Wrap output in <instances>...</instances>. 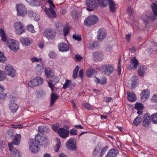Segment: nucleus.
Returning <instances> with one entry per match:
<instances>
[{
  "label": "nucleus",
  "instance_id": "de8ad7c7",
  "mask_svg": "<svg viewBox=\"0 0 157 157\" xmlns=\"http://www.w3.org/2000/svg\"><path fill=\"white\" fill-rule=\"evenodd\" d=\"M134 108L136 109H143L144 108L143 105L140 103H136Z\"/></svg>",
  "mask_w": 157,
  "mask_h": 157
},
{
  "label": "nucleus",
  "instance_id": "864d4df0",
  "mask_svg": "<svg viewBox=\"0 0 157 157\" xmlns=\"http://www.w3.org/2000/svg\"><path fill=\"white\" fill-rule=\"evenodd\" d=\"M26 28L27 30L31 33H34L35 32V31L34 30V27L32 25L30 24L28 25Z\"/></svg>",
  "mask_w": 157,
  "mask_h": 157
},
{
  "label": "nucleus",
  "instance_id": "c03bdc74",
  "mask_svg": "<svg viewBox=\"0 0 157 157\" xmlns=\"http://www.w3.org/2000/svg\"><path fill=\"white\" fill-rule=\"evenodd\" d=\"M79 67L78 66H77L75 69L74 70L73 72V78H76L77 77L78 72L79 69Z\"/></svg>",
  "mask_w": 157,
  "mask_h": 157
},
{
  "label": "nucleus",
  "instance_id": "5fc2aeb1",
  "mask_svg": "<svg viewBox=\"0 0 157 157\" xmlns=\"http://www.w3.org/2000/svg\"><path fill=\"white\" fill-rule=\"evenodd\" d=\"M78 130L75 128H73L70 131V133L72 135H76L78 134Z\"/></svg>",
  "mask_w": 157,
  "mask_h": 157
},
{
  "label": "nucleus",
  "instance_id": "393cba45",
  "mask_svg": "<svg viewBox=\"0 0 157 157\" xmlns=\"http://www.w3.org/2000/svg\"><path fill=\"white\" fill-rule=\"evenodd\" d=\"M109 11L114 13L116 11V4L112 0H108Z\"/></svg>",
  "mask_w": 157,
  "mask_h": 157
},
{
  "label": "nucleus",
  "instance_id": "f257e3e1",
  "mask_svg": "<svg viewBox=\"0 0 157 157\" xmlns=\"http://www.w3.org/2000/svg\"><path fill=\"white\" fill-rule=\"evenodd\" d=\"M29 148L30 151L32 153H36L39 151L40 148L39 146L40 145L39 143L36 140V136L34 141L33 139H30L29 142Z\"/></svg>",
  "mask_w": 157,
  "mask_h": 157
},
{
  "label": "nucleus",
  "instance_id": "0e129e2a",
  "mask_svg": "<svg viewBox=\"0 0 157 157\" xmlns=\"http://www.w3.org/2000/svg\"><path fill=\"white\" fill-rule=\"evenodd\" d=\"M13 144H14L13 143H9L8 144V146L9 148V149L11 152L14 151V149H16L14 148L13 146Z\"/></svg>",
  "mask_w": 157,
  "mask_h": 157
},
{
  "label": "nucleus",
  "instance_id": "20e7f679",
  "mask_svg": "<svg viewBox=\"0 0 157 157\" xmlns=\"http://www.w3.org/2000/svg\"><path fill=\"white\" fill-rule=\"evenodd\" d=\"M99 20L98 18L95 15H91L89 16L84 21L85 25L90 26L97 23Z\"/></svg>",
  "mask_w": 157,
  "mask_h": 157
},
{
  "label": "nucleus",
  "instance_id": "4be33fe9",
  "mask_svg": "<svg viewBox=\"0 0 157 157\" xmlns=\"http://www.w3.org/2000/svg\"><path fill=\"white\" fill-rule=\"evenodd\" d=\"M46 13L50 18L56 17V13L54 9L50 7L49 10L45 11Z\"/></svg>",
  "mask_w": 157,
  "mask_h": 157
},
{
  "label": "nucleus",
  "instance_id": "bb28decb",
  "mask_svg": "<svg viewBox=\"0 0 157 157\" xmlns=\"http://www.w3.org/2000/svg\"><path fill=\"white\" fill-rule=\"evenodd\" d=\"M97 72V71L95 69H89L87 70L85 75L88 78H90L93 75H95Z\"/></svg>",
  "mask_w": 157,
  "mask_h": 157
},
{
  "label": "nucleus",
  "instance_id": "37998d69",
  "mask_svg": "<svg viewBox=\"0 0 157 157\" xmlns=\"http://www.w3.org/2000/svg\"><path fill=\"white\" fill-rule=\"evenodd\" d=\"M151 121L153 124H157V113H155L151 115Z\"/></svg>",
  "mask_w": 157,
  "mask_h": 157
},
{
  "label": "nucleus",
  "instance_id": "a18cd8bd",
  "mask_svg": "<svg viewBox=\"0 0 157 157\" xmlns=\"http://www.w3.org/2000/svg\"><path fill=\"white\" fill-rule=\"evenodd\" d=\"M12 157H20V153L18 151L14 149V151L10 152Z\"/></svg>",
  "mask_w": 157,
  "mask_h": 157
},
{
  "label": "nucleus",
  "instance_id": "3c124183",
  "mask_svg": "<svg viewBox=\"0 0 157 157\" xmlns=\"http://www.w3.org/2000/svg\"><path fill=\"white\" fill-rule=\"evenodd\" d=\"M40 3L39 0H31V3L33 6H40Z\"/></svg>",
  "mask_w": 157,
  "mask_h": 157
},
{
  "label": "nucleus",
  "instance_id": "2f4dec72",
  "mask_svg": "<svg viewBox=\"0 0 157 157\" xmlns=\"http://www.w3.org/2000/svg\"><path fill=\"white\" fill-rule=\"evenodd\" d=\"M59 97V96L55 92L51 94V102L50 105L51 106L53 105L55 101Z\"/></svg>",
  "mask_w": 157,
  "mask_h": 157
},
{
  "label": "nucleus",
  "instance_id": "473e14b6",
  "mask_svg": "<svg viewBox=\"0 0 157 157\" xmlns=\"http://www.w3.org/2000/svg\"><path fill=\"white\" fill-rule=\"evenodd\" d=\"M44 72L47 78H52L53 76V71L49 67H46L45 68Z\"/></svg>",
  "mask_w": 157,
  "mask_h": 157
},
{
  "label": "nucleus",
  "instance_id": "7c9ffc66",
  "mask_svg": "<svg viewBox=\"0 0 157 157\" xmlns=\"http://www.w3.org/2000/svg\"><path fill=\"white\" fill-rule=\"evenodd\" d=\"M27 14V10L25 5L20 4V16L25 17Z\"/></svg>",
  "mask_w": 157,
  "mask_h": 157
},
{
  "label": "nucleus",
  "instance_id": "72a5a7b5",
  "mask_svg": "<svg viewBox=\"0 0 157 157\" xmlns=\"http://www.w3.org/2000/svg\"><path fill=\"white\" fill-rule=\"evenodd\" d=\"M142 121L141 117L138 115L134 120L133 121V124L134 125L137 126L140 124Z\"/></svg>",
  "mask_w": 157,
  "mask_h": 157
},
{
  "label": "nucleus",
  "instance_id": "412c9836",
  "mask_svg": "<svg viewBox=\"0 0 157 157\" xmlns=\"http://www.w3.org/2000/svg\"><path fill=\"white\" fill-rule=\"evenodd\" d=\"M127 99L128 101L131 102H134L136 101V94L133 92H128Z\"/></svg>",
  "mask_w": 157,
  "mask_h": 157
},
{
  "label": "nucleus",
  "instance_id": "f8f14e48",
  "mask_svg": "<svg viewBox=\"0 0 157 157\" xmlns=\"http://www.w3.org/2000/svg\"><path fill=\"white\" fill-rule=\"evenodd\" d=\"M70 134V131L66 129L63 127L59 128L58 134L62 139H65L68 137Z\"/></svg>",
  "mask_w": 157,
  "mask_h": 157
},
{
  "label": "nucleus",
  "instance_id": "7ed1b4c3",
  "mask_svg": "<svg viewBox=\"0 0 157 157\" xmlns=\"http://www.w3.org/2000/svg\"><path fill=\"white\" fill-rule=\"evenodd\" d=\"M7 44L10 50L14 52H17L19 49V42L14 40H8Z\"/></svg>",
  "mask_w": 157,
  "mask_h": 157
},
{
  "label": "nucleus",
  "instance_id": "39448f33",
  "mask_svg": "<svg viewBox=\"0 0 157 157\" xmlns=\"http://www.w3.org/2000/svg\"><path fill=\"white\" fill-rule=\"evenodd\" d=\"M36 140H37L40 145L41 143L42 147H46L49 144L48 140L47 138L43 136H40L39 133H37L36 135Z\"/></svg>",
  "mask_w": 157,
  "mask_h": 157
},
{
  "label": "nucleus",
  "instance_id": "aec40b11",
  "mask_svg": "<svg viewBox=\"0 0 157 157\" xmlns=\"http://www.w3.org/2000/svg\"><path fill=\"white\" fill-rule=\"evenodd\" d=\"M142 19L143 21L147 24L153 22L155 20V18L153 17H148L146 15H144Z\"/></svg>",
  "mask_w": 157,
  "mask_h": 157
},
{
  "label": "nucleus",
  "instance_id": "cd10ccee",
  "mask_svg": "<svg viewBox=\"0 0 157 157\" xmlns=\"http://www.w3.org/2000/svg\"><path fill=\"white\" fill-rule=\"evenodd\" d=\"M20 42L24 46H29L31 44V42L29 37L21 38L20 37Z\"/></svg>",
  "mask_w": 157,
  "mask_h": 157
},
{
  "label": "nucleus",
  "instance_id": "1a4fd4ad",
  "mask_svg": "<svg viewBox=\"0 0 157 157\" xmlns=\"http://www.w3.org/2000/svg\"><path fill=\"white\" fill-rule=\"evenodd\" d=\"M43 79H31L28 82V85L31 87H33L41 85Z\"/></svg>",
  "mask_w": 157,
  "mask_h": 157
},
{
  "label": "nucleus",
  "instance_id": "a878e982",
  "mask_svg": "<svg viewBox=\"0 0 157 157\" xmlns=\"http://www.w3.org/2000/svg\"><path fill=\"white\" fill-rule=\"evenodd\" d=\"M44 69L43 64L40 63L37 65V67L35 68V72L37 75H40L43 72Z\"/></svg>",
  "mask_w": 157,
  "mask_h": 157
},
{
  "label": "nucleus",
  "instance_id": "b1692460",
  "mask_svg": "<svg viewBox=\"0 0 157 157\" xmlns=\"http://www.w3.org/2000/svg\"><path fill=\"white\" fill-rule=\"evenodd\" d=\"M59 81V79H51L48 82V86L50 88L52 91H54V86L58 83Z\"/></svg>",
  "mask_w": 157,
  "mask_h": 157
},
{
  "label": "nucleus",
  "instance_id": "338daca9",
  "mask_svg": "<svg viewBox=\"0 0 157 157\" xmlns=\"http://www.w3.org/2000/svg\"><path fill=\"white\" fill-rule=\"evenodd\" d=\"M25 27L23 26V24L20 22V34L25 32Z\"/></svg>",
  "mask_w": 157,
  "mask_h": 157
},
{
  "label": "nucleus",
  "instance_id": "58836bf2",
  "mask_svg": "<svg viewBox=\"0 0 157 157\" xmlns=\"http://www.w3.org/2000/svg\"><path fill=\"white\" fill-rule=\"evenodd\" d=\"M139 79H132L131 80V89H133L135 88L138 84Z\"/></svg>",
  "mask_w": 157,
  "mask_h": 157
},
{
  "label": "nucleus",
  "instance_id": "e2e57ef3",
  "mask_svg": "<svg viewBox=\"0 0 157 157\" xmlns=\"http://www.w3.org/2000/svg\"><path fill=\"white\" fill-rule=\"evenodd\" d=\"M51 127L54 131L59 133V128L58 126L52 124L51 125Z\"/></svg>",
  "mask_w": 157,
  "mask_h": 157
},
{
  "label": "nucleus",
  "instance_id": "680f3d73",
  "mask_svg": "<svg viewBox=\"0 0 157 157\" xmlns=\"http://www.w3.org/2000/svg\"><path fill=\"white\" fill-rule=\"evenodd\" d=\"M75 60L76 61H80L82 59V57L80 55L76 54L75 56Z\"/></svg>",
  "mask_w": 157,
  "mask_h": 157
},
{
  "label": "nucleus",
  "instance_id": "c756f323",
  "mask_svg": "<svg viewBox=\"0 0 157 157\" xmlns=\"http://www.w3.org/2000/svg\"><path fill=\"white\" fill-rule=\"evenodd\" d=\"M71 16L74 19L78 18L80 16L81 14L76 9H74L71 12Z\"/></svg>",
  "mask_w": 157,
  "mask_h": 157
},
{
  "label": "nucleus",
  "instance_id": "ddd939ff",
  "mask_svg": "<svg viewBox=\"0 0 157 157\" xmlns=\"http://www.w3.org/2000/svg\"><path fill=\"white\" fill-rule=\"evenodd\" d=\"M6 71L8 75L11 77L14 78L15 76L14 70L10 65H6L5 68Z\"/></svg>",
  "mask_w": 157,
  "mask_h": 157
},
{
  "label": "nucleus",
  "instance_id": "a211bd4d",
  "mask_svg": "<svg viewBox=\"0 0 157 157\" xmlns=\"http://www.w3.org/2000/svg\"><path fill=\"white\" fill-rule=\"evenodd\" d=\"M94 60L101 61L104 57L103 54L100 51H95L93 54Z\"/></svg>",
  "mask_w": 157,
  "mask_h": 157
},
{
  "label": "nucleus",
  "instance_id": "4468645a",
  "mask_svg": "<svg viewBox=\"0 0 157 157\" xmlns=\"http://www.w3.org/2000/svg\"><path fill=\"white\" fill-rule=\"evenodd\" d=\"M6 71L8 75L11 77L14 78L15 76L14 70L10 65H6L5 68Z\"/></svg>",
  "mask_w": 157,
  "mask_h": 157
},
{
  "label": "nucleus",
  "instance_id": "a19ab883",
  "mask_svg": "<svg viewBox=\"0 0 157 157\" xmlns=\"http://www.w3.org/2000/svg\"><path fill=\"white\" fill-rule=\"evenodd\" d=\"M107 79H96L94 80V82L97 84H100L102 85L106 83Z\"/></svg>",
  "mask_w": 157,
  "mask_h": 157
},
{
  "label": "nucleus",
  "instance_id": "49530a36",
  "mask_svg": "<svg viewBox=\"0 0 157 157\" xmlns=\"http://www.w3.org/2000/svg\"><path fill=\"white\" fill-rule=\"evenodd\" d=\"M61 145V142L60 141L57 142V143L54 146V150L56 152H58L60 148Z\"/></svg>",
  "mask_w": 157,
  "mask_h": 157
},
{
  "label": "nucleus",
  "instance_id": "6ab92c4d",
  "mask_svg": "<svg viewBox=\"0 0 157 157\" xmlns=\"http://www.w3.org/2000/svg\"><path fill=\"white\" fill-rule=\"evenodd\" d=\"M75 86V84L70 80L67 79L63 87V88L66 89L69 87L70 90H72Z\"/></svg>",
  "mask_w": 157,
  "mask_h": 157
},
{
  "label": "nucleus",
  "instance_id": "5701e85b",
  "mask_svg": "<svg viewBox=\"0 0 157 157\" xmlns=\"http://www.w3.org/2000/svg\"><path fill=\"white\" fill-rule=\"evenodd\" d=\"M58 48L59 51L66 52L69 50V47L66 44L63 43H59L58 45Z\"/></svg>",
  "mask_w": 157,
  "mask_h": 157
},
{
  "label": "nucleus",
  "instance_id": "4c0bfd02",
  "mask_svg": "<svg viewBox=\"0 0 157 157\" xmlns=\"http://www.w3.org/2000/svg\"><path fill=\"white\" fill-rule=\"evenodd\" d=\"M0 35L1 36V40L2 41L6 42L7 40V37L4 29L2 28L0 29Z\"/></svg>",
  "mask_w": 157,
  "mask_h": 157
},
{
  "label": "nucleus",
  "instance_id": "9b49d317",
  "mask_svg": "<svg viewBox=\"0 0 157 157\" xmlns=\"http://www.w3.org/2000/svg\"><path fill=\"white\" fill-rule=\"evenodd\" d=\"M97 38L99 41H102L106 36V31L103 28L100 29L97 32Z\"/></svg>",
  "mask_w": 157,
  "mask_h": 157
},
{
  "label": "nucleus",
  "instance_id": "052dcab7",
  "mask_svg": "<svg viewBox=\"0 0 157 157\" xmlns=\"http://www.w3.org/2000/svg\"><path fill=\"white\" fill-rule=\"evenodd\" d=\"M48 56L51 58L54 59L56 57V53L54 51H51L49 52Z\"/></svg>",
  "mask_w": 157,
  "mask_h": 157
},
{
  "label": "nucleus",
  "instance_id": "bf43d9fd",
  "mask_svg": "<svg viewBox=\"0 0 157 157\" xmlns=\"http://www.w3.org/2000/svg\"><path fill=\"white\" fill-rule=\"evenodd\" d=\"M82 105L87 110L91 109V105L88 103H84L82 104Z\"/></svg>",
  "mask_w": 157,
  "mask_h": 157
},
{
  "label": "nucleus",
  "instance_id": "8fccbe9b",
  "mask_svg": "<svg viewBox=\"0 0 157 157\" xmlns=\"http://www.w3.org/2000/svg\"><path fill=\"white\" fill-rule=\"evenodd\" d=\"M151 8L155 15L157 16V5L155 3H153L151 6Z\"/></svg>",
  "mask_w": 157,
  "mask_h": 157
},
{
  "label": "nucleus",
  "instance_id": "774afa93",
  "mask_svg": "<svg viewBox=\"0 0 157 157\" xmlns=\"http://www.w3.org/2000/svg\"><path fill=\"white\" fill-rule=\"evenodd\" d=\"M7 95L6 94L3 93H0V99L1 100H4L6 98Z\"/></svg>",
  "mask_w": 157,
  "mask_h": 157
},
{
  "label": "nucleus",
  "instance_id": "dca6fc26",
  "mask_svg": "<svg viewBox=\"0 0 157 157\" xmlns=\"http://www.w3.org/2000/svg\"><path fill=\"white\" fill-rule=\"evenodd\" d=\"M150 93V91L148 89L143 90L140 94L141 97V101L142 102L146 101L149 96Z\"/></svg>",
  "mask_w": 157,
  "mask_h": 157
},
{
  "label": "nucleus",
  "instance_id": "603ef678",
  "mask_svg": "<svg viewBox=\"0 0 157 157\" xmlns=\"http://www.w3.org/2000/svg\"><path fill=\"white\" fill-rule=\"evenodd\" d=\"M99 146H96L93 151L92 155L94 156H95L97 155L99 152V149H98Z\"/></svg>",
  "mask_w": 157,
  "mask_h": 157
},
{
  "label": "nucleus",
  "instance_id": "f3484780",
  "mask_svg": "<svg viewBox=\"0 0 157 157\" xmlns=\"http://www.w3.org/2000/svg\"><path fill=\"white\" fill-rule=\"evenodd\" d=\"M118 154V150L112 148L108 151L105 157H116Z\"/></svg>",
  "mask_w": 157,
  "mask_h": 157
},
{
  "label": "nucleus",
  "instance_id": "4d7b16f0",
  "mask_svg": "<svg viewBox=\"0 0 157 157\" xmlns=\"http://www.w3.org/2000/svg\"><path fill=\"white\" fill-rule=\"evenodd\" d=\"M13 132L12 129H9L7 130L6 132V135L7 136L10 138L13 136Z\"/></svg>",
  "mask_w": 157,
  "mask_h": 157
},
{
  "label": "nucleus",
  "instance_id": "ea45409f",
  "mask_svg": "<svg viewBox=\"0 0 157 157\" xmlns=\"http://www.w3.org/2000/svg\"><path fill=\"white\" fill-rule=\"evenodd\" d=\"M13 26L15 29L16 33L18 35H20V21L15 23Z\"/></svg>",
  "mask_w": 157,
  "mask_h": 157
},
{
  "label": "nucleus",
  "instance_id": "f704fd0d",
  "mask_svg": "<svg viewBox=\"0 0 157 157\" xmlns=\"http://www.w3.org/2000/svg\"><path fill=\"white\" fill-rule=\"evenodd\" d=\"M108 2L107 0H99L98 1V4L101 7H105L107 6Z\"/></svg>",
  "mask_w": 157,
  "mask_h": 157
},
{
  "label": "nucleus",
  "instance_id": "0eeeda50",
  "mask_svg": "<svg viewBox=\"0 0 157 157\" xmlns=\"http://www.w3.org/2000/svg\"><path fill=\"white\" fill-rule=\"evenodd\" d=\"M99 0H86V6L89 8L87 10L90 11H91L94 9H97L98 7V1Z\"/></svg>",
  "mask_w": 157,
  "mask_h": 157
},
{
  "label": "nucleus",
  "instance_id": "423d86ee",
  "mask_svg": "<svg viewBox=\"0 0 157 157\" xmlns=\"http://www.w3.org/2000/svg\"><path fill=\"white\" fill-rule=\"evenodd\" d=\"M76 143L75 139L73 138H70L66 143V146L68 150L75 151L77 149Z\"/></svg>",
  "mask_w": 157,
  "mask_h": 157
},
{
  "label": "nucleus",
  "instance_id": "6e6d98bb",
  "mask_svg": "<svg viewBox=\"0 0 157 157\" xmlns=\"http://www.w3.org/2000/svg\"><path fill=\"white\" fill-rule=\"evenodd\" d=\"M72 37L75 40H78V41H81L82 40L81 35L78 34L77 35V36H76V34L73 35Z\"/></svg>",
  "mask_w": 157,
  "mask_h": 157
},
{
  "label": "nucleus",
  "instance_id": "f03ea898",
  "mask_svg": "<svg viewBox=\"0 0 157 157\" xmlns=\"http://www.w3.org/2000/svg\"><path fill=\"white\" fill-rule=\"evenodd\" d=\"M43 34L49 40H52L55 37L56 32L54 29L47 28L44 30Z\"/></svg>",
  "mask_w": 157,
  "mask_h": 157
},
{
  "label": "nucleus",
  "instance_id": "9d476101",
  "mask_svg": "<svg viewBox=\"0 0 157 157\" xmlns=\"http://www.w3.org/2000/svg\"><path fill=\"white\" fill-rule=\"evenodd\" d=\"M101 68L103 71L106 75H110L114 71V68L111 65H103Z\"/></svg>",
  "mask_w": 157,
  "mask_h": 157
},
{
  "label": "nucleus",
  "instance_id": "69168bd1",
  "mask_svg": "<svg viewBox=\"0 0 157 157\" xmlns=\"http://www.w3.org/2000/svg\"><path fill=\"white\" fill-rule=\"evenodd\" d=\"M38 131L39 132L43 134L44 132V126H39Z\"/></svg>",
  "mask_w": 157,
  "mask_h": 157
},
{
  "label": "nucleus",
  "instance_id": "09e8293b",
  "mask_svg": "<svg viewBox=\"0 0 157 157\" xmlns=\"http://www.w3.org/2000/svg\"><path fill=\"white\" fill-rule=\"evenodd\" d=\"M6 59V57L4 56L3 53L0 51V62H4Z\"/></svg>",
  "mask_w": 157,
  "mask_h": 157
},
{
  "label": "nucleus",
  "instance_id": "6e6552de",
  "mask_svg": "<svg viewBox=\"0 0 157 157\" xmlns=\"http://www.w3.org/2000/svg\"><path fill=\"white\" fill-rule=\"evenodd\" d=\"M142 125L144 127H147L151 124V117L148 113H144L143 116Z\"/></svg>",
  "mask_w": 157,
  "mask_h": 157
},
{
  "label": "nucleus",
  "instance_id": "c85d7f7f",
  "mask_svg": "<svg viewBox=\"0 0 157 157\" xmlns=\"http://www.w3.org/2000/svg\"><path fill=\"white\" fill-rule=\"evenodd\" d=\"M9 107L10 111L13 113H15L19 108V106L15 103H10Z\"/></svg>",
  "mask_w": 157,
  "mask_h": 157
},
{
  "label": "nucleus",
  "instance_id": "2eb2a0df",
  "mask_svg": "<svg viewBox=\"0 0 157 157\" xmlns=\"http://www.w3.org/2000/svg\"><path fill=\"white\" fill-rule=\"evenodd\" d=\"M139 65V62L135 57H133L130 59V64L129 66L132 70H136Z\"/></svg>",
  "mask_w": 157,
  "mask_h": 157
},
{
  "label": "nucleus",
  "instance_id": "e433bc0d",
  "mask_svg": "<svg viewBox=\"0 0 157 157\" xmlns=\"http://www.w3.org/2000/svg\"><path fill=\"white\" fill-rule=\"evenodd\" d=\"M146 68L145 66H140L138 69V74L140 76H144V72L145 71Z\"/></svg>",
  "mask_w": 157,
  "mask_h": 157
},
{
  "label": "nucleus",
  "instance_id": "13d9d810",
  "mask_svg": "<svg viewBox=\"0 0 157 157\" xmlns=\"http://www.w3.org/2000/svg\"><path fill=\"white\" fill-rule=\"evenodd\" d=\"M70 29V28L68 26H67L66 27H64L63 32L64 36H66L67 34L69 33V31Z\"/></svg>",
  "mask_w": 157,
  "mask_h": 157
},
{
  "label": "nucleus",
  "instance_id": "c9c22d12",
  "mask_svg": "<svg viewBox=\"0 0 157 157\" xmlns=\"http://www.w3.org/2000/svg\"><path fill=\"white\" fill-rule=\"evenodd\" d=\"M109 147L108 145L106 146L105 147H103L101 150L98 155V157H103L106 152L108 151Z\"/></svg>",
  "mask_w": 157,
  "mask_h": 157
},
{
  "label": "nucleus",
  "instance_id": "79ce46f5",
  "mask_svg": "<svg viewBox=\"0 0 157 157\" xmlns=\"http://www.w3.org/2000/svg\"><path fill=\"white\" fill-rule=\"evenodd\" d=\"M17 136H15L13 140L12 143L15 145H18L19 144L18 140L20 138V134H17Z\"/></svg>",
  "mask_w": 157,
  "mask_h": 157
}]
</instances>
